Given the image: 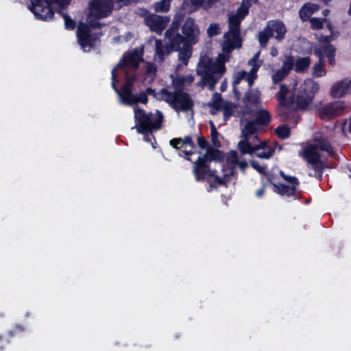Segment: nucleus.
Instances as JSON below:
<instances>
[{
  "instance_id": "nucleus-1",
  "label": "nucleus",
  "mask_w": 351,
  "mask_h": 351,
  "mask_svg": "<svg viewBox=\"0 0 351 351\" xmlns=\"http://www.w3.org/2000/svg\"><path fill=\"white\" fill-rule=\"evenodd\" d=\"M256 0H243L241 5L236 12H232L228 17L229 31L226 32L222 43L224 53L219 54L216 60L211 59L208 56H202L197 67V73L202 76L204 86L213 90L216 83L225 72L224 64L229 58V53L234 49L241 45L240 37V23L248 14L249 9L253 2Z\"/></svg>"
},
{
  "instance_id": "nucleus-2",
  "label": "nucleus",
  "mask_w": 351,
  "mask_h": 351,
  "mask_svg": "<svg viewBox=\"0 0 351 351\" xmlns=\"http://www.w3.org/2000/svg\"><path fill=\"white\" fill-rule=\"evenodd\" d=\"M112 86L119 97L120 102L128 106H132L138 103L146 104L148 95L153 96L157 100L166 101L178 112L188 111L193 106V100L188 95L182 93H171L167 88H162L159 92H156L152 88H148L145 92L133 95L132 80H127L121 90L117 88L116 85L114 84V82H112Z\"/></svg>"
},
{
  "instance_id": "nucleus-3",
  "label": "nucleus",
  "mask_w": 351,
  "mask_h": 351,
  "mask_svg": "<svg viewBox=\"0 0 351 351\" xmlns=\"http://www.w3.org/2000/svg\"><path fill=\"white\" fill-rule=\"evenodd\" d=\"M132 1L133 0H91L87 23H79L77 27V43L81 49L88 52L97 44L100 34L97 32V29L100 27L97 19L108 16L115 3H119V8Z\"/></svg>"
},
{
  "instance_id": "nucleus-4",
  "label": "nucleus",
  "mask_w": 351,
  "mask_h": 351,
  "mask_svg": "<svg viewBox=\"0 0 351 351\" xmlns=\"http://www.w3.org/2000/svg\"><path fill=\"white\" fill-rule=\"evenodd\" d=\"M182 20V16L176 15L165 32V38L169 45L178 51V58L184 64H187L191 55V46L197 43L200 34L199 28L195 23V19L188 17L182 26V36L178 32V27Z\"/></svg>"
},
{
  "instance_id": "nucleus-5",
  "label": "nucleus",
  "mask_w": 351,
  "mask_h": 351,
  "mask_svg": "<svg viewBox=\"0 0 351 351\" xmlns=\"http://www.w3.org/2000/svg\"><path fill=\"white\" fill-rule=\"evenodd\" d=\"M198 146L206 151L204 156L198 157L194 162L193 173L197 181L207 180L212 188L217 187L219 185L226 184L228 181V174H224L223 178H221L216 174L215 170H212L209 165L211 159H214L219 152L213 149L208 142L202 136H199L197 141Z\"/></svg>"
},
{
  "instance_id": "nucleus-6",
  "label": "nucleus",
  "mask_w": 351,
  "mask_h": 351,
  "mask_svg": "<svg viewBox=\"0 0 351 351\" xmlns=\"http://www.w3.org/2000/svg\"><path fill=\"white\" fill-rule=\"evenodd\" d=\"M243 139L238 143L237 147L241 155L249 154L262 159H269L274 154L275 149L267 141H259L257 128L253 123H247L241 130Z\"/></svg>"
},
{
  "instance_id": "nucleus-7",
  "label": "nucleus",
  "mask_w": 351,
  "mask_h": 351,
  "mask_svg": "<svg viewBox=\"0 0 351 351\" xmlns=\"http://www.w3.org/2000/svg\"><path fill=\"white\" fill-rule=\"evenodd\" d=\"M319 88L317 82L311 79H306L300 85L295 99H294L292 93L287 86L282 84L278 93V99L280 104L285 107H289L295 102L298 108L305 110L308 108L313 102L315 95L318 92Z\"/></svg>"
},
{
  "instance_id": "nucleus-8",
  "label": "nucleus",
  "mask_w": 351,
  "mask_h": 351,
  "mask_svg": "<svg viewBox=\"0 0 351 351\" xmlns=\"http://www.w3.org/2000/svg\"><path fill=\"white\" fill-rule=\"evenodd\" d=\"M319 150L325 151L329 155L333 154V149L330 143L321 135L314 137L313 143L308 145L303 149L302 154L308 163V168L313 171V172H309L308 175L320 179L322 176L324 163L321 160Z\"/></svg>"
},
{
  "instance_id": "nucleus-9",
  "label": "nucleus",
  "mask_w": 351,
  "mask_h": 351,
  "mask_svg": "<svg viewBox=\"0 0 351 351\" xmlns=\"http://www.w3.org/2000/svg\"><path fill=\"white\" fill-rule=\"evenodd\" d=\"M135 125L132 129L136 128L138 133L144 135L145 141H152V132L159 130L163 121V114L156 110L155 113L147 112L144 110L136 106L134 108Z\"/></svg>"
},
{
  "instance_id": "nucleus-10",
  "label": "nucleus",
  "mask_w": 351,
  "mask_h": 351,
  "mask_svg": "<svg viewBox=\"0 0 351 351\" xmlns=\"http://www.w3.org/2000/svg\"><path fill=\"white\" fill-rule=\"evenodd\" d=\"M333 39L332 36H320L318 38V43L313 47L314 53L319 58L318 62L313 68L312 75L313 77H322L326 75L324 57L328 58L331 65L335 64L336 49L330 44Z\"/></svg>"
},
{
  "instance_id": "nucleus-11",
  "label": "nucleus",
  "mask_w": 351,
  "mask_h": 351,
  "mask_svg": "<svg viewBox=\"0 0 351 351\" xmlns=\"http://www.w3.org/2000/svg\"><path fill=\"white\" fill-rule=\"evenodd\" d=\"M141 60V52L136 49L124 55L117 66L112 71V82H114V84L116 82H119L122 75L125 76V82L128 80L133 81V75L130 74V72L138 67Z\"/></svg>"
},
{
  "instance_id": "nucleus-12",
  "label": "nucleus",
  "mask_w": 351,
  "mask_h": 351,
  "mask_svg": "<svg viewBox=\"0 0 351 351\" xmlns=\"http://www.w3.org/2000/svg\"><path fill=\"white\" fill-rule=\"evenodd\" d=\"M71 0H32L29 10L37 19L47 21L53 15V9H62L67 6Z\"/></svg>"
},
{
  "instance_id": "nucleus-13",
  "label": "nucleus",
  "mask_w": 351,
  "mask_h": 351,
  "mask_svg": "<svg viewBox=\"0 0 351 351\" xmlns=\"http://www.w3.org/2000/svg\"><path fill=\"white\" fill-rule=\"evenodd\" d=\"M287 32L285 24L279 20L269 21L263 31L258 34V41L262 47H265L269 38L274 36L278 41L282 40Z\"/></svg>"
},
{
  "instance_id": "nucleus-14",
  "label": "nucleus",
  "mask_w": 351,
  "mask_h": 351,
  "mask_svg": "<svg viewBox=\"0 0 351 351\" xmlns=\"http://www.w3.org/2000/svg\"><path fill=\"white\" fill-rule=\"evenodd\" d=\"M260 51H258L254 54L253 58L248 61V65L252 66L249 72L240 71L236 73L234 80V85L239 84L241 80L247 81L250 86L253 85L254 80L257 77V71L262 64V62L258 61Z\"/></svg>"
},
{
  "instance_id": "nucleus-15",
  "label": "nucleus",
  "mask_w": 351,
  "mask_h": 351,
  "mask_svg": "<svg viewBox=\"0 0 351 351\" xmlns=\"http://www.w3.org/2000/svg\"><path fill=\"white\" fill-rule=\"evenodd\" d=\"M348 108V106L345 101H336L319 108L317 114L322 119H328L341 115Z\"/></svg>"
},
{
  "instance_id": "nucleus-16",
  "label": "nucleus",
  "mask_w": 351,
  "mask_h": 351,
  "mask_svg": "<svg viewBox=\"0 0 351 351\" xmlns=\"http://www.w3.org/2000/svg\"><path fill=\"white\" fill-rule=\"evenodd\" d=\"M170 145L179 151L178 155L180 157L189 156L194 154L193 149L195 148V145L191 136H186L184 138H173L170 141ZM186 159L191 160L189 157H186Z\"/></svg>"
},
{
  "instance_id": "nucleus-17",
  "label": "nucleus",
  "mask_w": 351,
  "mask_h": 351,
  "mask_svg": "<svg viewBox=\"0 0 351 351\" xmlns=\"http://www.w3.org/2000/svg\"><path fill=\"white\" fill-rule=\"evenodd\" d=\"M280 173L290 185L274 184V191L282 196L290 197L294 195L299 186V181L295 176H287L283 171H280Z\"/></svg>"
},
{
  "instance_id": "nucleus-18",
  "label": "nucleus",
  "mask_w": 351,
  "mask_h": 351,
  "mask_svg": "<svg viewBox=\"0 0 351 351\" xmlns=\"http://www.w3.org/2000/svg\"><path fill=\"white\" fill-rule=\"evenodd\" d=\"M170 21L167 16H160L156 14H150L145 17V24L151 31L161 34Z\"/></svg>"
},
{
  "instance_id": "nucleus-19",
  "label": "nucleus",
  "mask_w": 351,
  "mask_h": 351,
  "mask_svg": "<svg viewBox=\"0 0 351 351\" xmlns=\"http://www.w3.org/2000/svg\"><path fill=\"white\" fill-rule=\"evenodd\" d=\"M351 95V79L344 78L335 82L330 88V95L332 98L341 99Z\"/></svg>"
},
{
  "instance_id": "nucleus-20",
  "label": "nucleus",
  "mask_w": 351,
  "mask_h": 351,
  "mask_svg": "<svg viewBox=\"0 0 351 351\" xmlns=\"http://www.w3.org/2000/svg\"><path fill=\"white\" fill-rule=\"evenodd\" d=\"M171 84L173 90H171L170 88H167L169 90L171 93H182L190 96L187 93L184 92V90L193 82L194 77L193 75L189 74L186 75H176L175 77L171 76ZM189 97L191 98V97Z\"/></svg>"
},
{
  "instance_id": "nucleus-21",
  "label": "nucleus",
  "mask_w": 351,
  "mask_h": 351,
  "mask_svg": "<svg viewBox=\"0 0 351 351\" xmlns=\"http://www.w3.org/2000/svg\"><path fill=\"white\" fill-rule=\"evenodd\" d=\"M244 103L247 113H252L254 109L261 107V93L258 90L251 89L246 93Z\"/></svg>"
},
{
  "instance_id": "nucleus-22",
  "label": "nucleus",
  "mask_w": 351,
  "mask_h": 351,
  "mask_svg": "<svg viewBox=\"0 0 351 351\" xmlns=\"http://www.w3.org/2000/svg\"><path fill=\"white\" fill-rule=\"evenodd\" d=\"M256 110V121H241V130L244 128L245 125L247 123H253L256 128H257V132L261 129V125L267 124L271 119V116L269 112L261 107L258 109H254Z\"/></svg>"
},
{
  "instance_id": "nucleus-23",
  "label": "nucleus",
  "mask_w": 351,
  "mask_h": 351,
  "mask_svg": "<svg viewBox=\"0 0 351 351\" xmlns=\"http://www.w3.org/2000/svg\"><path fill=\"white\" fill-rule=\"evenodd\" d=\"M293 66V61L292 58H288L283 62L282 67L276 70L271 75L272 82L278 84L283 80L288 75L290 70Z\"/></svg>"
},
{
  "instance_id": "nucleus-24",
  "label": "nucleus",
  "mask_w": 351,
  "mask_h": 351,
  "mask_svg": "<svg viewBox=\"0 0 351 351\" xmlns=\"http://www.w3.org/2000/svg\"><path fill=\"white\" fill-rule=\"evenodd\" d=\"M165 40L166 41L167 45H163L162 42L160 40H155V54L154 59L156 61L159 62H162L165 56H167L171 50H173L169 45L165 38Z\"/></svg>"
},
{
  "instance_id": "nucleus-25",
  "label": "nucleus",
  "mask_w": 351,
  "mask_h": 351,
  "mask_svg": "<svg viewBox=\"0 0 351 351\" xmlns=\"http://www.w3.org/2000/svg\"><path fill=\"white\" fill-rule=\"evenodd\" d=\"M319 7L317 4L307 3L303 5L299 11V15L302 21H306L313 13L318 11Z\"/></svg>"
},
{
  "instance_id": "nucleus-26",
  "label": "nucleus",
  "mask_w": 351,
  "mask_h": 351,
  "mask_svg": "<svg viewBox=\"0 0 351 351\" xmlns=\"http://www.w3.org/2000/svg\"><path fill=\"white\" fill-rule=\"evenodd\" d=\"M333 128L337 133L341 132L345 135L351 134V118L346 119L343 123L337 121Z\"/></svg>"
},
{
  "instance_id": "nucleus-27",
  "label": "nucleus",
  "mask_w": 351,
  "mask_h": 351,
  "mask_svg": "<svg viewBox=\"0 0 351 351\" xmlns=\"http://www.w3.org/2000/svg\"><path fill=\"white\" fill-rule=\"evenodd\" d=\"M311 63V59L308 57L300 58L296 60L293 65L296 72H303L308 68Z\"/></svg>"
},
{
  "instance_id": "nucleus-28",
  "label": "nucleus",
  "mask_w": 351,
  "mask_h": 351,
  "mask_svg": "<svg viewBox=\"0 0 351 351\" xmlns=\"http://www.w3.org/2000/svg\"><path fill=\"white\" fill-rule=\"evenodd\" d=\"M228 160L234 165H237L243 171H244V170L248 167V164L245 160H239L238 155L236 152H230Z\"/></svg>"
},
{
  "instance_id": "nucleus-29",
  "label": "nucleus",
  "mask_w": 351,
  "mask_h": 351,
  "mask_svg": "<svg viewBox=\"0 0 351 351\" xmlns=\"http://www.w3.org/2000/svg\"><path fill=\"white\" fill-rule=\"evenodd\" d=\"M153 8L156 12H167L170 9V5L163 0L155 3Z\"/></svg>"
},
{
  "instance_id": "nucleus-30",
  "label": "nucleus",
  "mask_w": 351,
  "mask_h": 351,
  "mask_svg": "<svg viewBox=\"0 0 351 351\" xmlns=\"http://www.w3.org/2000/svg\"><path fill=\"white\" fill-rule=\"evenodd\" d=\"M276 133L280 138L285 139L289 136L290 130L287 126L280 125L276 129Z\"/></svg>"
},
{
  "instance_id": "nucleus-31",
  "label": "nucleus",
  "mask_w": 351,
  "mask_h": 351,
  "mask_svg": "<svg viewBox=\"0 0 351 351\" xmlns=\"http://www.w3.org/2000/svg\"><path fill=\"white\" fill-rule=\"evenodd\" d=\"M326 19L320 18H312L310 19L311 26L314 29H321L323 28L324 23Z\"/></svg>"
},
{
  "instance_id": "nucleus-32",
  "label": "nucleus",
  "mask_w": 351,
  "mask_h": 351,
  "mask_svg": "<svg viewBox=\"0 0 351 351\" xmlns=\"http://www.w3.org/2000/svg\"><path fill=\"white\" fill-rule=\"evenodd\" d=\"M210 131H211V140L214 145L219 146V142L218 140V132L217 130V128H215V124L213 122H210Z\"/></svg>"
},
{
  "instance_id": "nucleus-33",
  "label": "nucleus",
  "mask_w": 351,
  "mask_h": 351,
  "mask_svg": "<svg viewBox=\"0 0 351 351\" xmlns=\"http://www.w3.org/2000/svg\"><path fill=\"white\" fill-rule=\"evenodd\" d=\"M221 29L218 24L212 23L207 29V34L209 37H213L220 34Z\"/></svg>"
},
{
  "instance_id": "nucleus-34",
  "label": "nucleus",
  "mask_w": 351,
  "mask_h": 351,
  "mask_svg": "<svg viewBox=\"0 0 351 351\" xmlns=\"http://www.w3.org/2000/svg\"><path fill=\"white\" fill-rule=\"evenodd\" d=\"M191 4L195 8V9L204 5L205 9H208L211 5L209 6L210 0H191Z\"/></svg>"
},
{
  "instance_id": "nucleus-35",
  "label": "nucleus",
  "mask_w": 351,
  "mask_h": 351,
  "mask_svg": "<svg viewBox=\"0 0 351 351\" xmlns=\"http://www.w3.org/2000/svg\"><path fill=\"white\" fill-rule=\"evenodd\" d=\"M64 25L66 29H73L75 27V21L72 20L69 16L64 14L63 15Z\"/></svg>"
},
{
  "instance_id": "nucleus-36",
  "label": "nucleus",
  "mask_w": 351,
  "mask_h": 351,
  "mask_svg": "<svg viewBox=\"0 0 351 351\" xmlns=\"http://www.w3.org/2000/svg\"><path fill=\"white\" fill-rule=\"evenodd\" d=\"M234 109L231 104L227 105L223 109V117L225 120H228L233 114Z\"/></svg>"
},
{
  "instance_id": "nucleus-37",
  "label": "nucleus",
  "mask_w": 351,
  "mask_h": 351,
  "mask_svg": "<svg viewBox=\"0 0 351 351\" xmlns=\"http://www.w3.org/2000/svg\"><path fill=\"white\" fill-rule=\"evenodd\" d=\"M251 166L256 169L260 173H264L265 171V167L260 165L256 161L252 160L251 162Z\"/></svg>"
},
{
  "instance_id": "nucleus-38",
  "label": "nucleus",
  "mask_w": 351,
  "mask_h": 351,
  "mask_svg": "<svg viewBox=\"0 0 351 351\" xmlns=\"http://www.w3.org/2000/svg\"><path fill=\"white\" fill-rule=\"evenodd\" d=\"M147 74L153 76L156 72V66L152 63H148L146 66Z\"/></svg>"
},
{
  "instance_id": "nucleus-39",
  "label": "nucleus",
  "mask_w": 351,
  "mask_h": 351,
  "mask_svg": "<svg viewBox=\"0 0 351 351\" xmlns=\"http://www.w3.org/2000/svg\"><path fill=\"white\" fill-rule=\"evenodd\" d=\"M213 101L215 104H217L218 102L221 100V95L217 93H215L213 95Z\"/></svg>"
},
{
  "instance_id": "nucleus-40",
  "label": "nucleus",
  "mask_w": 351,
  "mask_h": 351,
  "mask_svg": "<svg viewBox=\"0 0 351 351\" xmlns=\"http://www.w3.org/2000/svg\"><path fill=\"white\" fill-rule=\"evenodd\" d=\"M264 193H265V189H264V187H262L256 192V195L257 197L261 198L264 195Z\"/></svg>"
},
{
  "instance_id": "nucleus-41",
  "label": "nucleus",
  "mask_w": 351,
  "mask_h": 351,
  "mask_svg": "<svg viewBox=\"0 0 351 351\" xmlns=\"http://www.w3.org/2000/svg\"><path fill=\"white\" fill-rule=\"evenodd\" d=\"M270 54L271 56L275 57L278 55V50L276 47H271L270 50Z\"/></svg>"
},
{
  "instance_id": "nucleus-42",
  "label": "nucleus",
  "mask_w": 351,
  "mask_h": 351,
  "mask_svg": "<svg viewBox=\"0 0 351 351\" xmlns=\"http://www.w3.org/2000/svg\"><path fill=\"white\" fill-rule=\"evenodd\" d=\"M330 13V10L326 9V10H324L323 12H322V14L324 16H327Z\"/></svg>"
},
{
  "instance_id": "nucleus-43",
  "label": "nucleus",
  "mask_w": 351,
  "mask_h": 351,
  "mask_svg": "<svg viewBox=\"0 0 351 351\" xmlns=\"http://www.w3.org/2000/svg\"><path fill=\"white\" fill-rule=\"evenodd\" d=\"M226 83L225 82H223L221 84V89L222 91H223L224 90H226Z\"/></svg>"
},
{
  "instance_id": "nucleus-44",
  "label": "nucleus",
  "mask_w": 351,
  "mask_h": 351,
  "mask_svg": "<svg viewBox=\"0 0 351 351\" xmlns=\"http://www.w3.org/2000/svg\"><path fill=\"white\" fill-rule=\"evenodd\" d=\"M217 0H210L209 6L211 5L213 3L216 2Z\"/></svg>"
},
{
  "instance_id": "nucleus-45",
  "label": "nucleus",
  "mask_w": 351,
  "mask_h": 351,
  "mask_svg": "<svg viewBox=\"0 0 351 351\" xmlns=\"http://www.w3.org/2000/svg\"><path fill=\"white\" fill-rule=\"evenodd\" d=\"M322 1H323L324 3L327 4L331 0H321Z\"/></svg>"
},
{
  "instance_id": "nucleus-46",
  "label": "nucleus",
  "mask_w": 351,
  "mask_h": 351,
  "mask_svg": "<svg viewBox=\"0 0 351 351\" xmlns=\"http://www.w3.org/2000/svg\"><path fill=\"white\" fill-rule=\"evenodd\" d=\"M348 14L351 16V2H350V8H349V10H348Z\"/></svg>"
},
{
  "instance_id": "nucleus-47",
  "label": "nucleus",
  "mask_w": 351,
  "mask_h": 351,
  "mask_svg": "<svg viewBox=\"0 0 351 351\" xmlns=\"http://www.w3.org/2000/svg\"><path fill=\"white\" fill-rule=\"evenodd\" d=\"M328 29L331 31V29H332V25H331L330 24H329V25H328Z\"/></svg>"
},
{
  "instance_id": "nucleus-48",
  "label": "nucleus",
  "mask_w": 351,
  "mask_h": 351,
  "mask_svg": "<svg viewBox=\"0 0 351 351\" xmlns=\"http://www.w3.org/2000/svg\"><path fill=\"white\" fill-rule=\"evenodd\" d=\"M16 328H17V329H19V330H21V331L22 330V328H21V326H16Z\"/></svg>"
}]
</instances>
